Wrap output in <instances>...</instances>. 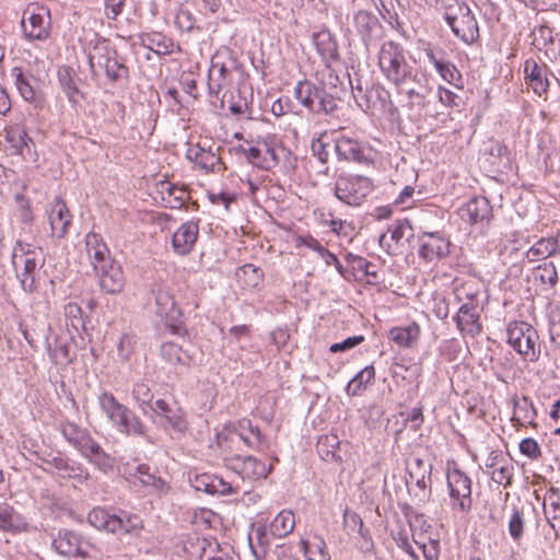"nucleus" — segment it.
<instances>
[{
    "instance_id": "1",
    "label": "nucleus",
    "mask_w": 560,
    "mask_h": 560,
    "mask_svg": "<svg viewBox=\"0 0 560 560\" xmlns=\"http://www.w3.org/2000/svg\"><path fill=\"white\" fill-rule=\"evenodd\" d=\"M12 266L22 289L25 292H33L37 288V268L43 265L40 250L32 248L27 243L18 242L13 247L11 255Z\"/></svg>"
},
{
    "instance_id": "2",
    "label": "nucleus",
    "mask_w": 560,
    "mask_h": 560,
    "mask_svg": "<svg viewBox=\"0 0 560 560\" xmlns=\"http://www.w3.org/2000/svg\"><path fill=\"white\" fill-rule=\"evenodd\" d=\"M378 66L385 78L393 84L405 82L413 72L407 62L402 46L394 40L384 42L378 52Z\"/></svg>"
},
{
    "instance_id": "3",
    "label": "nucleus",
    "mask_w": 560,
    "mask_h": 560,
    "mask_svg": "<svg viewBox=\"0 0 560 560\" xmlns=\"http://www.w3.org/2000/svg\"><path fill=\"white\" fill-rule=\"evenodd\" d=\"M89 65L93 77L104 71L109 82L115 83L128 78V68L118 60L117 52L106 45H95L89 51Z\"/></svg>"
},
{
    "instance_id": "4",
    "label": "nucleus",
    "mask_w": 560,
    "mask_h": 560,
    "mask_svg": "<svg viewBox=\"0 0 560 560\" xmlns=\"http://www.w3.org/2000/svg\"><path fill=\"white\" fill-rule=\"evenodd\" d=\"M222 448L224 453V465L240 475L243 479H265L272 469L271 465L267 466L264 462L255 456L235 453L232 446H222Z\"/></svg>"
},
{
    "instance_id": "5",
    "label": "nucleus",
    "mask_w": 560,
    "mask_h": 560,
    "mask_svg": "<svg viewBox=\"0 0 560 560\" xmlns=\"http://www.w3.org/2000/svg\"><path fill=\"white\" fill-rule=\"evenodd\" d=\"M372 189V182L365 176L340 175L335 184V196L348 206L358 207Z\"/></svg>"
},
{
    "instance_id": "6",
    "label": "nucleus",
    "mask_w": 560,
    "mask_h": 560,
    "mask_svg": "<svg viewBox=\"0 0 560 560\" xmlns=\"http://www.w3.org/2000/svg\"><path fill=\"white\" fill-rule=\"evenodd\" d=\"M155 301L156 315L168 326L173 332L180 334L183 313L178 307L170 288L156 284L152 289Z\"/></svg>"
},
{
    "instance_id": "7",
    "label": "nucleus",
    "mask_w": 560,
    "mask_h": 560,
    "mask_svg": "<svg viewBox=\"0 0 560 560\" xmlns=\"http://www.w3.org/2000/svg\"><path fill=\"white\" fill-rule=\"evenodd\" d=\"M222 56L217 55L211 60V68L208 74V89L211 96L219 94L232 84L233 72L238 69L237 60L228 56L221 60Z\"/></svg>"
},
{
    "instance_id": "8",
    "label": "nucleus",
    "mask_w": 560,
    "mask_h": 560,
    "mask_svg": "<svg viewBox=\"0 0 560 560\" xmlns=\"http://www.w3.org/2000/svg\"><path fill=\"white\" fill-rule=\"evenodd\" d=\"M44 470L57 474L61 478L75 479L79 482L86 481L89 479V472L80 464L72 462L63 454L57 452H49L38 456Z\"/></svg>"
},
{
    "instance_id": "9",
    "label": "nucleus",
    "mask_w": 560,
    "mask_h": 560,
    "mask_svg": "<svg viewBox=\"0 0 560 560\" xmlns=\"http://www.w3.org/2000/svg\"><path fill=\"white\" fill-rule=\"evenodd\" d=\"M537 339V331L525 322H514L508 327V342L514 350L530 361L537 359L535 349Z\"/></svg>"
},
{
    "instance_id": "10",
    "label": "nucleus",
    "mask_w": 560,
    "mask_h": 560,
    "mask_svg": "<svg viewBox=\"0 0 560 560\" xmlns=\"http://www.w3.org/2000/svg\"><path fill=\"white\" fill-rule=\"evenodd\" d=\"M447 486L452 506L460 512L471 508V480L462 470L455 468L447 472Z\"/></svg>"
},
{
    "instance_id": "11",
    "label": "nucleus",
    "mask_w": 560,
    "mask_h": 560,
    "mask_svg": "<svg viewBox=\"0 0 560 560\" xmlns=\"http://www.w3.org/2000/svg\"><path fill=\"white\" fill-rule=\"evenodd\" d=\"M399 94L407 96V103L409 109L421 110L430 104V95L432 90L427 85L417 80V74L413 72L409 74V78L405 82L394 84Z\"/></svg>"
},
{
    "instance_id": "12",
    "label": "nucleus",
    "mask_w": 560,
    "mask_h": 560,
    "mask_svg": "<svg viewBox=\"0 0 560 560\" xmlns=\"http://www.w3.org/2000/svg\"><path fill=\"white\" fill-rule=\"evenodd\" d=\"M50 13L46 8H37V11L30 8L24 12L22 28L24 35L31 40H44L49 36Z\"/></svg>"
},
{
    "instance_id": "13",
    "label": "nucleus",
    "mask_w": 560,
    "mask_h": 560,
    "mask_svg": "<svg viewBox=\"0 0 560 560\" xmlns=\"http://www.w3.org/2000/svg\"><path fill=\"white\" fill-rule=\"evenodd\" d=\"M230 442L231 444L242 442L257 452H262L269 447V442L265 434L248 419L238 421L237 429L232 433Z\"/></svg>"
},
{
    "instance_id": "14",
    "label": "nucleus",
    "mask_w": 560,
    "mask_h": 560,
    "mask_svg": "<svg viewBox=\"0 0 560 560\" xmlns=\"http://www.w3.org/2000/svg\"><path fill=\"white\" fill-rule=\"evenodd\" d=\"M353 24L366 48L383 37L384 27L372 12H357L353 16Z\"/></svg>"
},
{
    "instance_id": "15",
    "label": "nucleus",
    "mask_w": 560,
    "mask_h": 560,
    "mask_svg": "<svg viewBox=\"0 0 560 560\" xmlns=\"http://www.w3.org/2000/svg\"><path fill=\"white\" fill-rule=\"evenodd\" d=\"M190 547L195 550H190L189 547L185 548L199 560H240L237 556L231 552L230 547L221 548L215 540L197 537L195 542L190 544Z\"/></svg>"
},
{
    "instance_id": "16",
    "label": "nucleus",
    "mask_w": 560,
    "mask_h": 560,
    "mask_svg": "<svg viewBox=\"0 0 560 560\" xmlns=\"http://www.w3.org/2000/svg\"><path fill=\"white\" fill-rule=\"evenodd\" d=\"M419 255L428 261L446 257L450 254V241L440 232H423L419 236Z\"/></svg>"
},
{
    "instance_id": "17",
    "label": "nucleus",
    "mask_w": 560,
    "mask_h": 560,
    "mask_svg": "<svg viewBox=\"0 0 560 560\" xmlns=\"http://www.w3.org/2000/svg\"><path fill=\"white\" fill-rule=\"evenodd\" d=\"M94 272L103 292L118 294L124 290L125 276L121 266L116 260H113L112 264L100 266Z\"/></svg>"
},
{
    "instance_id": "18",
    "label": "nucleus",
    "mask_w": 560,
    "mask_h": 560,
    "mask_svg": "<svg viewBox=\"0 0 560 560\" xmlns=\"http://www.w3.org/2000/svg\"><path fill=\"white\" fill-rule=\"evenodd\" d=\"M4 140L9 154L21 155L23 159L31 156V145L34 142L23 125L14 124L5 127Z\"/></svg>"
},
{
    "instance_id": "19",
    "label": "nucleus",
    "mask_w": 560,
    "mask_h": 560,
    "mask_svg": "<svg viewBox=\"0 0 560 560\" xmlns=\"http://www.w3.org/2000/svg\"><path fill=\"white\" fill-rule=\"evenodd\" d=\"M151 411L164 419L165 423L176 432H184L188 427L185 412L176 402L170 404L164 399H158Z\"/></svg>"
},
{
    "instance_id": "20",
    "label": "nucleus",
    "mask_w": 560,
    "mask_h": 560,
    "mask_svg": "<svg viewBox=\"0 0 560 560\" xmlns=\"http://www.w3.org/2000/svg\"><path fill=\"white\" fill-rule=\"evenodd\" d=\"M458 330L464 335L476 337L482 331L478 305L465 302L454 317Z\"/></svg>"
},
{
    "instance_id": "21",
    "label": "nucleus",
    "mask_w": 560,
    "mask_h": 560,
    "mask_svg": "<svg viewBox=\"0 0 560 560\" xmlns=\"http://www.w3.org/2000/svg\"><path fill=\"white\" fill-rule=\"evenodd\" d=\"M56 551L66 557H86L88 544L82 540L80 535L72 530H60L52 540Z\"/></svg>"
},
{
    "instance_id": "22",
    "label": "nucleus",
    "mask_w": 560,
    "mask_h": 560,
    "mask_svg": "<svg viewBox=\"0 0 560 560\" xmlns=\"http://www.w3.org/2000/svg\"><path fill=\"white\" fill-rule=\"evenodd\" d=\"M199 226L194 221L184 222L172 236V246L176 254L188 255L198 240Z\"/></svg>"
},
{
    "instance_id": "23",
    "label": "nucleus",
    "mask_w": 560,
    "mask_h": 560,
    "mask_svg": "<svg viewBox=\"0 0 560 560\" xmlns=\"http://www.w3.org/2000/svg\"><path fill=\"white\" fill-rule=\"evenodd\" d=\"M431 474H432V464L425 463L422 458H416L413 462V466L409 471L410 480L416 482V487L418 491L416 492V497L419 498V501L425 502L429 500L431 494Z\"/></svg>"
},
{
    "instance_id": "24",
    "label": "nucleus",
    "mask_w": 560,
    "mask_h": 560,
    "mask_svg": "<svg viewBox=\"0 0 560 560\" xmlns=\"http://www.w3.org/2000/svg\"><path fill=\"white\" fill-rule=\"evenodd\" d=\"M85 247L94 270L100 266L112 264V261L115 260L110 256L109 249L103 237L97 233L90 232L86 234Z\"/></svg>"
},
{
    "instance_id": "25",
    "label": "nucleus",
    "mask_w": 560,
    "mask_h": 560,
    "mask_svg": "<svg viewBox=\"0 0 560 560\" xmlns=\"http://www.w3.org/2000/svg\"><path fill=\"white\" fill-rule=\"evenodd\" d=\"M112 427L116 429L117 432L126 435L144 436L147 434V427L126 405L112 423Z\"/></svg>"
},
{
    "instance_id": "26",
    "label": "nucleus",
    "mask_w": 560,
    "mask_h": 560,
    "mask_svg": "<svg viewBox=\"0 0 560 560\" xmlns=\"http://www.w3.org/2000/svg\"><path fill=\"white\" fill-rule=\"evenodd\" d=\"M72 215L66 202L56 198L49 211V224L52 235L62 238L67 235L68 229L71 224Z\"/></svg>"
},
{
    "instance_id": "27",
    "label": "nucleus",
    "mask_w": 560,
    "mask_h": 560,
    "mask_svg": "<svg viewBox=\"0 0 560 560\" xmlns=\"http://www.w3.org/2000/svg\"><path fill=\"white\" fill-rule=\"evenodd\" d=\"M463 220L471 224L489 222L492 208L485 197H474L459 210Z\"/></svg>"
},
{
    "instance_id": "28",
    "label": "nucleus",
    "mask_w": 560,
    "mask_h": 560,
    "mask_svg": "<svg viewBox=\"0 0 560 560\" xmlns=\"http://www.w3.org/2000/svg\"><path fill=\"white\" fill-rule=\"evenodd\" d=\"M448 26L454 35L460 38L465 44L471 45L479 38L478 23L471 10L468 14L457 18V20Z\"/></svg>"
},
{
    "instance_id": "29",
    "label": "nucleus",
    "mask_w": 560,
    "mask_h": 560,
    "mask_svg": "<svg viewBox=\"0 0 560 560\" xmlns=\"http://www.w3.org/2000/svg\"><path fill=\"white\" fill-rule=\"evenodd\" d=\"M186 158L194 162L200 170L209 172L219 163L220 158L211 148H206L200 143H189Z\"/></svg>"
},
{
    "instance_id": "30",
    "label": "nucleus",
    "mask_w": 560,
    "mask_h": 560,
    "mask_svg": "<svg viewBox=\"0 0 560 560\" xmlns=\"http://www.w3.org/2000/svg\"><path fill=\"white\" fill-rule=\"evenodd\" d=\"M131 477L137 479L142 486L152 487L159 493H167L170 486L161 477L156 476V469L151 468L147 464H139L133 471L129 472Z\"/></svg>"
},
{
    "instance_id": "31",
    "label": "nucleus",
    "mask_w": 560,
    "mask_h": 560,
    "mask_svg": "<svg viewBox=\"0 0 560 560\" xmlns=\"http://www.w3.org/2000/svg\"><path fill=\"white\" fill-rule=\"evenodd\" d=\"M560 254V235L556 237H541L526 252L529 261H539Z\"/></svg>"
},
{
    "instance_id": "32",
    "label": "nucleus",
    "mask_w": 560,
    "mask_h": 560,
    "mask_svg": "<svg viewBox=\"0 0 560 560\" xmlns=\"http://www.w3.org/2000/svg\"><path fill=\"white\" fill-rule=\"evenodd\" d=\"M11 77L19 91V94L26 102H34L36 100V83L37 80L31 73H26L20 67L11 69Z\"/></svg>"
},
{
    "instance_id": "33",
    "label": "nucleus",
    "mask_w": 560,
    "mask_h": 560,
    "mask_svg": "<svg viewBox=\"0 0 560 560\" xmlns=\"http://www.w3.org/2000/svg\"><path fill=\"white\" fill-rule=\"evenodd\" d=\"M114 520L116 525L113 526L112 533L116 535L138 536L143 527V522L137 514L121 511L115 514Z\"/></svg>"
},
{
    "instance_id": "34",
    "label": "nucleus",
    "mask_w": 560,
    "mask_h": 560,
    "mask_svg": "<svg viewBox=\"0 0 560 560\" xmlns=\"http://www.w3.org/2000/svg\"><path fill=\"white\" fill-rule=\"evenodd\" d=\"M335 151L339 160L361 162L364 159L361 143L348 137H340L336 140Z\"/></svg>"
},
{
    "instance_id": "35",
    "label": "nucleus",
    "mask_w": 560,
    "mask_h": 560,
    "mask_svg": "<svg viewBox=\"0 0 560 560\" xmlns=\"http://www.w3.org/2000/svg\"><path fill=\"white\" fill-rule=\"evenodd\" d=\"M425 56L428 61L436 69L444 81L458 86V83L462 80V74L453 63L438 58L430 48L425 49Z\"/></svg>"
},
{
    "instance_id": "36",
    "label": "nucleus",
    "mask_w": 560,
    "mask_h": 560,
    "mask_svg": "<svg viewBox=\"0 0 560 560\" xmlns=\"http://www.w3.org/2000/svg\"><path fill=\"white\" fill-rule=\"evenodd\" d=\"M547 69L538 66L535 61H526L525 72L534 93L541 96L547 93L549 82L546 75Z\"/></svg>"
},
{
    "instance_id": "37",
    "label": "nucleus",
    "mask_w": 560,
    "mask_h": 560,
    "mask_svg": "<svg viewBox=\"0 0 560 560\" xmlns=\"http://www.w3.org/2000/svg\"><path fill=\"white\" fill-rule=\"evenodd\" d=\"M61 434L66 441L80 452L92 438L91 433L73 422H66L61 427Z\"/></svg>"
},
{
    "instance_id": "38",
    "label": "nucleus",
    "mask_w": 560,
    "mask_h": 560,
    "mask_svg": "<svg viewBox=\"0 0 560 560\" xmlns=\"http://www.w3.org/2000/svg\"><path fill=\"white\" fill-rule=\"evenodd\" d=\"M295 526V517L292 511L283 510L270 523V533L278 538L291 534Z\"/></svg>"
},
{
    "instance_id": "39",
    "label": "nucleus",
    "mask_w": 560,
    "mask_h": 560,
    "mask_svg": "<svg viewBox=\"0 0 560 560\" xmlns=\"http://www.w3.org/2000/svg\"><path fill=\"white\" fill-rule=\"evenodd\" d=\"M420 336V327L411 323L405 327H394L389 330L390 339L400 347H411Z\"/></svg>"
},
{
    "instance_id": "40",
    "label": "nucleus",
    "mask_w": 560,
    "mask_h": 560,
    "mask_svg": "<svg viewBox=\"0 0 560 560\" xmlns=\"http://www.w3.org/2000/svg\"><path fill=\"white\" fill-rule=\"evenodd\" d=\"M74 77L75 74L70 67H63L58 71V81L60 86L72 104H77L82 97V94L75 83Z\"/></svg>"
},
{
    "instance_id": "41",
    "label": "nucleus",
    "mask_w": 560,
    "mask_h": 560,
    "mask_svg": "<svg viewBox=\"0 0 560 560\" xmlns=\"http://www.w3.org/2000/svg\"><path fill=\"white\" fill-rule=\"evenodd\" d=\"M313 42L323 59L331 60L338 57L337 43L329 32L324 31L314 34Z\"/></svg>"
},
{
    "instance_id": "42",
    "label": "nucleus",
    "mask_w": 560,
    "mask_h": 560,
    "mask_svg": "<svg viewBox=\"0 0 560 560\" xmlns=\"http://www.w3.org/2000/svg\"><path fill=\"white\" fill-rule=\"evenodd\" d=\"M142 44L158 55H168L173 52L172 39L162 33L153 32L141 36Z\"/></svg>"
},
{
    "instance_id": "43",
    "label": "nucleus",
    "mask_w": 560,
    "mask_h": 560,
    "mask_svg": "<svg viewBox=\"0 0 560 560\" xmlns=\"http://www.w3.org/2000/svg\"><path fill=\"white\" fill-rule=\"evenodd\" d=\"M162 199L166 203V207L171 209L182 208L188 198L187 191L172 183L162 185Z\"/></svg>"
},
{
    "instance_id": "44",
    "label": "nucleus",
    "mask_w": 560,
    "mask_h": 560,
    "mask_svg": "<svg viewBox=\"0 0 560 560\" xmlns=\"http://www.w3.org/2000/svg\"><path fill=\"white\" fill-rule=\"evenodd\" d=\"M535 418V407L527 397H523L521 400H516L514 402L512 421H514L517 425L524 427L526 424H530Z\"/></svg>"
},
{
    "instance_id": "45",
    "label": "nucleus",
    "mask_w": 560,
    "mask_h": 560,
    "mask_svg": "<svg viewBox=\"0 0 560 560\" xmlns=\"http://www.w3.org/2000/svg\"><path fill=\"white\" fill-rule=\"evenodd\" d=\"M160 352L163 360L172 365H189L191 361L186 351H184L180 346L174 342L163 343L161 346Z\"/></svg>"
},
{
    "instance_id": "46",
    "label": "nucleus",
    "mask_w": 560,
    "mask_h": 560,
    "mask_svg": "<svg viewBox=\"0 0 560 560\" xmlns=\"http://www.w3.org/2000/svg\"><path fill=\"white\" fill-rule=\"evenodd\" d=\"M319 89L308 81H299L294 88L295 98L307 109H315V102Z\"/></svg>"
},
{
    "instance_id": "47",
    "label": "nucleus",
    "mask_w": 560,
    "mask_h": 560,
    "mask_svg": "<svg viewBox=\"0 0 560 560\" xmlns=\"http://www.w3.org/2000/svg\"><path fill=\"white\" fill-rule=\"evenodd\" d=\"M97 402L101 411L105 415L106 419L112 424L119 412L125 407L124 404L119 402L116 397L109 392H103L97 397Z\"/></svg>"
},
{
    "instance_id": "48",
    "label": "nucleus",
    "mask_w": 560,
    "mask_h": 560,
    "mask_svg": "<svg viewBox=\"0 0 560 560\" xmlns=\"http://www.w3.org/2000/svg\"><path fill=\"white\" fill-rule=\"evenodd\" d=\"M132 398L144 415H148L149 410H152V407H154L153 393L150 386L144 382H139L133 385Z\"/></svg>"
},
{
    "instance_id": "49",
    "label": "nucleus",
    "mask_w": 560,
    "mask_h": 560,
    "mask_svg": "<svg viewBox=\"0 0 560 560\" xmlns=\"http://www.w3.org/2000/svg\"><path fill=\"white\" fill-rule=\"evenodd\" d=\"M115 514L103 508H94L88 515L89 523L97 528L112 533L113 526L116 525Z\"/></svg>"
},
{
    "instance_id": "50",
    "label": "nucleus",
    "mask_w": 560,
    "mask_h": 560,
    "mask_svg": "<svg viewBox=\"0 0 560 560\" xmlns=\"http://www.w3.org/2000/svg\"><path fill=\"white\" fill-rule=\"evenodd\" d=\"M302 549L307 560H330L326 542L322 537L315 536L313 541H302Z\"/></svg>"
},
{
    "instance_id": "51",
    "label": "nucleus",
    "mask_w": 560,
    "mask_h": 560,
    "mask_svg": "<svg viewBox=\"0 0 560 560\" xmlns=\"http://www.w3.org/2000/svg\"><path fill=\"white\" fill-rule=\"evenodd\" d=\"M374 368L372 365L365 366L348 383L347 392L351 395L359 394L368 384L374 381Z\"/></svg>"
},
{
    "instance_id": "52",
    "label": "nucleus",
    "mask_w": 560,
    "mask_h": 560,
    "mask_svg": "<svg viewBox=\"0 0 560 560\" xmlns=\"http://www.w3.org/2000/svg\"><path fill=\"white\" fill-rule=\"evenodd\" d=\"M442 10L447 25H451L457 20V18L468 14L470 8L468 4L459 0H444L442 3Z\"/></svg>"
},
{
    "instance_id": "53",
    "label": "nucleus",
    "mask_w": 560,
    "mask_h": 560,
    "mask_svg": "<svg viewBox=\"0 0 560 560\" xmlns=\"http://www.w3.org/2000/svg\"><path fill=\"white\" fill-rule=\"evenodd\" d=\"M544 512L548 520L560 518V490L550 488L544 498Z\"/></svg>"
},
{
    "instance_id": "54",
    "label": "nucleus",
    "mask_w": 560,
    "mask_h": 560,
    "mask_svg": "<svg viewBox=\"0 0 560 560\" xmlns=\"http://www.w3.org/2000/svg\"><path fill=\"white\" fill-rule=\"evenodd\" d=\"M455 299L458 303H474L479 294L478 283L475 280L463 281L454 288Z\"/></svg>"
},
{
    "instance_id": "55",
    "label": "nucleus",
    "mask_w": 560,
    "mask_h": 560,
    "mask_svg": "<svg viewBox=\"0 0 560 560\" xmlns=\"http://www.w3.org/2000/svg\"><path fill=\"white\" fill-rule=\"evenodd\" d=\"M337 100L328 94L325 90H319L317 93L314 113L331 114L337 109Z\"/></svg>"
},
{
    "instance_id": "56",
    "label": "nucleus",
    "mask_w": 560,
    "mask_h": 560,
    "mask_svg": "<svg viewBox=\"0 0 560 560\" xmlns=\"http://www.w3.org/2000/svg\"><path fill=\"white\" fill-rule=\"evenodd\" d=\"M88 462L100 471L108 474L114 469L116 460L113 455H110L103 448Z\"/></svg>"
},
{
    "instance_id": "57",
    "label": "nucleus",
    "mask_w": 560,
    "mask_h": 560,
    "mask_svg": "<svg viewBox=\"0 0 560 560\" xmlns=\"http://www.w3.org/2000/svg\"><path fill=\"white\" fill-rule=\"evenodd\" d=\"M513 465L511 464V459L508 458L504 464L500 465L495 470H491V479L498 483L503 486L511 485L512 476H513Z\"/></svg>"
},
{
    "instance_id": "58",
    "label": "nucleus",
    "mask_w": 560,
    "mask_h": 560,
    "mask_svg": "<svg viewBox=\"0 0 560 560\" xmlns=\"http://www.w3.org/2000/svg\"><path fill=\"white\" fill-rule=\"evenodd\" d=\"M245 156L249 163L253 165L262 168L269 170L272 167V159H268V161L264 158V151L260 147H250L245 150Z\"/></svg>"
},
{
    "instance_id": "59",
    "label": "nucleus",
    "mask_w": 560,
    "mask_h": 560,
    "mask_svg": "<svg viewBox=\"0 0 560 560\" xmlns=\"http://www.w3.org/2000/svg\"><path fill=\"white\" fill-rule=\"evenodd\" d=\"M421 534L418 538H413V541L421 549L425 560H438L439 559V539L429 537L428 542L421 539Z\"/></svg>"
},
{
    "instance_id": "60",
    "label": "nucleus",
    "mask_w": 560,
    "mask_h": 560,
    "mask_svg": "<svg viewBox=\"0 0 560 560\" xmlns=\"http://www.w3.org/2000/svg\"><path fill=\"white\" fill-rule=\"evenodd\" d=\"M45 346L54 363L63 364L70 362L69 347L67 345H58L52 349L48 337L45 336Z\"/></svg>"
},
{
    "instance_id": "61",
    "label": "nucleus",
    "mask_w": 560,
    "mask_h": 560,
    "mask_svg": "<svg viewBox=\"0 0 560 560\" xmlns=\"http://www.w3.org/2000/svg\"><path fill=\"white\" fill-rule=\"evenodd\" d=\"M524 514L521 510L514 508L509 521V533L514 540H518L524 532Z\"/></svg>"
},
{
    "instance_id": "62",
    "label": "nucleus",
    "mask_w": 560,
    "mask_h": 560,
    "mask_svg": "<svg viewBox=\"0 0 560 560\" xmlns=\"http://www.w3.org/2000/svg\"><path fill=\"white\" fill-rule=\"evenodd\" d=\"M539 271V280L542 283L549 284L550 287H555L558 282V272L553 262H545L538 266Z\"/></svg>"
},
{
    "instance_id": "63",
    "label": "nucleus",
    "mask_w": 560,
    "mask_h": 560,
    "mask_svg": "<svg viewBox=\"0 0 560 560\" xmlns=\"http://www.w3.org/2000/svg\"><path fill=\"white\" fill-rule=\"evenodd\" d=\"M213 475L209 474H195L189 476L191 487L197 491H202L211 494Z\"/></svg>"
},
{
    "instance_id": "64",
    "label": "nucleus",
    "mask_w": 560,
    "mask_h": 560,
    "mask_svg": "<svg viewBox=\"0 0 560 560\" xmlns=\"http://www.w3.org/2000/svg\"><path fill=\"white\" fill-rule=\"evenodd\" d=\"M195 18L192 13L186 9H180L175 15V25L182 32H190L195 27Z\"/></svg>"
}]
</instances>
